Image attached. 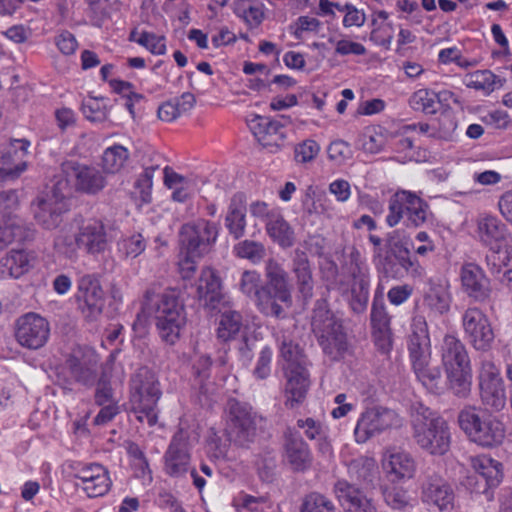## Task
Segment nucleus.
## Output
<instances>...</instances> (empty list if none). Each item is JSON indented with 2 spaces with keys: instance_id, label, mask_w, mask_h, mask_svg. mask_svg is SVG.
I'll return each instance as SVG.
<instances>
[{
  "instance_id": "f257e3e1",
  "label": "nucleus",
  "mask_w": 512,
  "mask_h": 512,
  "mask_svg": "<svg viewBox=\"0 0 512 512\" xmlns=\"http://www.w3.org/2000/svg\"><path fill=\"white\" fill-rule=\"evenodd\" d=\"M142 307L144 311L154 315L161 340L174 345L180 339L187 322L185 304L180 292L167 289L163 293H156L153 289H147Z\"/></svg>"
},
{
  "instance_id": "f03ea898",
  "label": "nucleus",
  "mask_w": 512,
  "mask_h": 512,
  "mask_svg": "<svg viewBox=\"0 0 512 512\" xmlns=\"http://www.w3.org/2000/svg\"><path fill=\"white\" fill-rule=\"evenodd\" d=\"M412 436L430 455L443 456L451 446L450 427L445 419L421 403L411 407Z\"/></svg>"
},
{
  "instance_id": "7ed1b4c3",
  "label": "nucleus",
  "mask_w": 512,
  "mask_h": 512,
  "mask_svg": "<svg viewBox=\"0 0 512 512\" xmlns=\"http://www.w3.org/2000/svg\"><path fill=\"white\" fill-rule=\"evenodd\" d=\"M162 396L155 373L146 367L139 368L129 381V410L135 418L150 427L158 421V402Z\"/></svg>"
},
{
  "instance_id": "20e7f679",
  "label": "nucleus",
  "mask_w": 512,
  "mask_h": 512,
  "mask_svg": "<svg viewBox=\"0 0 512 512\" xmlns=\"http://www.w3.org/2000/svg\"><path fill=\"white\" fill-rule=\"evenodd\" d=\"M311 327L323 352L331 360H340L348 350L347 334L342 320L329 309L325 299L315 302Z\"/></svg>"
},
{
  "instance_id": "39448f33",
  "label": "nucleus",
  "mask_w": 512,
  "mask_h": 512,
  "mask_svg": "<svg viewBox=\"0 0 512 512\" xmlns=\"http://www.w3.org/2000/svg\"><path fill=\"white\" fill-rule=\"evenodd\" d=\"M441 350L449 388L455 396L467 398L471 393L472 368L466 346L458 337L445 335Z\"/></svg>"
},
{
  "instance_id": "423d86ee",
  "label": "nucleus",
  "mask_w": 512,
  "mask_h": 512,
  "mask_svg": "<svg viewBox=\"0 0 512 512\" xmlns=\"http://www.w3.org/2000/svg\"><path fill=\"white\" fill-rule=\"evenodd\" d=\"M267 282L260 287V312L269 317L282 318L284 306L292 305L289 276L283 266L275 259H269L265 266Z\"/></svg>"
},
{
  "instance_id": "0eeeda50",
  "label": "nucleus",
  "mask_w": 512,
  "mask_h": 512,
  "mask_svg": "<svg viewBox=\"0 0 512 512\" xmlns=\"http://www.w3.org/2000/svg\"><path fill=\"white\" fill-rule=\"evenodd\" d=\"M460 428L476 444L483 447L500 445L506 435L503 421L495 415L480 416L475 406H466L458 414Z\"/></svg>"
},
{
  "instance_id": "6e6552de",
  "label": "nucleus",
  "mask_w": 512,
  "mask_h": 512,
  "mask_svg": "<svg viewBox=\"0 0 512 512\" xmlns=\"http://www.w3.org/2000/svg\"><path fill=\"white\" fill-rule=\"evenodd\" d=\"M343 271L349 278V283L341 281L339 290L343 296H346L351 310L356 314H361L368 305L370 276L359 251H351L343 266Z\"/></svg>"
},
{
  "instance_id": "1a4fd4ad",
  "label": "nucleus",
  "mask_w": 512,
  "mask_h": 512,
  "mask_svg": "<svg viewBox=\"0 0 512 512\" xmlns=\"http://www.w3.org/2000/svg\"><path fill=\"white\" fill-rule=\"evenodd\" d=\"M388 210L386 223L389 227H395L405 219L407 227L418 228L427 221L429 205L417 194L399 190L390 197Z\"/></svg>"
},
{
  "instance_id": "9d476101",
  "label": "nucleus",
  "mask_w": 512,
  "mask_h": 512,
  "mask_svg": "<svg viewBox=\"0 0 512 512\" xmlns=\"http://www.w3.org/2000/svg\"><path fill=\"white\" fill-rule=\"evenodd\" d=\"M111 235L107 232L101 220L89 219L82 223L73 239L69 237L58 238L56 246H66L63 250L67 256L75 254L76 248L90 255L103 253L111 242Z\"/></svg>"
},
{
  "instance_id": "9b49d317",
  "label": "nucleus",
  "mask_w": 512,
  "mask_h": 512,
  "mask_svg": "<svg viewBox=\"0 0 512 512\" xmlns=\"http://www.w3.org/2000/svg\"><path fill=\"white\" fill-rule=\"evenodd\" d=\"M262 421L263 418L247 404L229 402L227 432L230 440L236 445L248 448L254 443Z\"/></svg>"
},
{
  "instance_id": "f8f14e48",
  "label": "nucleus",
  "mask_w": 512,
  "mask_h": 512,
  "mask_svg": "<svg viewBox=\"0 0 512 512\" xmlns=\"http://www.w3.org/2000/svg\"><path fill=\"white\" fill-rule=\"evenodd\" d=\"M401 425L402 419L395 410L383 406L368 407L357 420L354 437L357 443L363 444L386 430Z\"/></svg>"
},
{
  "instance_id": "ddd939ff",
  "label": "nucleus",
  "mask_w": 512,
  "mask_h": 512,
  "mask_svg": "<svg viewBox=\"0 0 512 512\" xmlns=\"http://www.w3.org/2000/svg\"><path fill=\"white\" fill-rule=\"evenodd\" d=\"M480 399L487 410L499 412L506 406L504 380L493 361L482 358L478 372Z\"/></svg>"
},
{
  "instance_id": "4468645a",
  "label": "nucleus",
  "mask_w": 512,
  "mask_h": 512,
  "mask_svg": "<svg viewBox=\"0 0 512 512\" xmlns=\"http://www.w3.org/2000/svg\"><path fill=\"white\" fill-rule=\"evenodd\" d=\"M421 500L440 512H450L455 507V492L449 481L434 468L428 467L420 478Z\"/></svg>"
},
{
  "instance_id": "2eb2a0df",
  "label": "nucleus",
  "mask_w": 512,
  "mask_h": 512,
  "mask_svg": "<svg viewBox=\"0 0 512 512\" xmlns=\"http://www.w3.org/2000/svg\"><path fill=\"white\" fill-rule=\"evenodd\" d=\"M34 218L45 229H54L62 222V215L68 210L67 193L59 180L50 192L40 195L32 203Z\"/></svg>"
},
{
  "instance_id": "dca6fc26",
  "label": "nucleus",
  "mask_w": 512,
  "mask_h": 512,
  "mask_svg": "<svg viewBox=\"0 0 512 512\" xmlns=\"http://www.w3.org/2000/svg\"><path fill=\"white\" fill-rule=\"evenodd\" d=\"M464 338L476 351L492 348L495 334L489 317L478 307H468L461 316Z\"/></svg>"
},
{
  "instance_id": "f3484780",
  "label": "nucleus",
  "mask_w": 512,
  "mask_h": 512,
  "mask_svg": "<svg viewBox=\"0 0 512 512\" xmlns=\"http://www.w3.org/2000/svg\"><path fill=\"white\" fill-rule=\"evenodd\" d=\"M61 171L66 178L62 181L65 193H69L70 182L77 191L86 194H96L106 185L105 177L100 170L73 160L63 162Z\"/></svg>"
},
{
  "instance_id": "a211bd4d",
  "label": "nucleus",
  "mask_w": 512,
  "mask_h": 512,
  "mask_svg": "<svg viewBox=\"0 0 512 512\" xmlns=\"http://www.w3.org/2000/svg\"><path fill=\"white\" fill-rule=\"evenodd\" d=\"M218 236V229L215 223L200 219L182 226L180 231V243L191 255H202L208 253Z\"/></svg>"
},
{
  "instance_id": "6ab92c4d",
  "label": "nucleus",
  "mask_w": 512,
  "mask_h": 512,
  "mask_svg": "<svg viewBox=\"0 0 512 512\" xmlns=\"http://www.w3.org/2000/svg\"><path fill=\"white\" fill-rule=\"evenodd\" d=\"M50 336L49 322L39 314L30 312L15 323V338L19 345L30 350L42 348Z\"/></svg>"
},
{
  "instance_id": "aec40b11",
  "label": "nucleus",
  "mask_w": 512,
  "mask_h": 512,
  "mask_svg": "<svg viewBox=\"0 0 512 512\" xmlns=\"http://www.w3.org/2000/svg\"><path fill=\"white\" fill-rule=\"evenodd\" d=\"M474 474L467 479V486L472 493L482 494L485 499H493L492 490L502 481L501 463L488 457L478 458L474 461Z\"/></svg>"
},
{
  "instance_id": "412c9836",
  "label": "nucleus",
  "mask_w": 512,
  "mask_h": 512,
  "mask_svg": "<svg viewBox=\"0 0 512 512\" xmlns=\"http://www.w3.org/2000/svg\"><path fill=\"white\" fill-rule=\"evenodd\" d=\"M189 435L179 429L172 437L164 454V471L171 477L179 478L190 470Z\"/></svg>"
},
{
  "instance_id": "4be33fe9",
  "label": "nucleus",
  "mask_w": 512,
  "mask_h": 512,
  "mask_svg": "<svg viewBox=\"0 0 512 512\" xmlns=\"http://www.w3.org/2000/svg\"><path fill=\"white\" fill-rule=\"evenodd\" d=\"M74 477L80 482L76 483L89 498L101 497L107 494L112 481L109 471L99 463H90L77 469Z\"/></svg>"
},
{
  "instance_id": "5701e85b",
  "label": "nucleus",
  "mask_w": 512,
  "mask_h": 512,
  "mask_svg": "<svg viewBox=\"0 0 512 512\" xmlns=\"http://www.w3.org/2000/svg\"><path fill=\"white\" fill-rule=\"evenodd\" d=\"M407 347L412 368L430 363L431 344L428 325L426 318L421 314H416L412 319Z\"/></svg>"
},
{
  "instance_id": "b1692460",
  "label": "nucleus",
  "mask_w": 512,
  "mask_h": 512,
  "mask_svg": "<svg viewBox=\"0 0 512 512\" xmlns=\"http://www.w3.org/2000/svg\"><path fill=\"white\" fill-rule=\"evenodd\" d=\"M78 307L86 319H96L103 310V290L94 275H84L78 282Z\"/></svg>"
},
{
  "instance_id": "393cba45",
  "label": "nucleus",
  "mask_w": 512,
  "mask_h": 512,
  "mask_svg": "<svg viewBox=\"0 0 512 512\" xmlns=\"http://www.w3.org/2000/svg\"><path fill=\"white\" fill-rule=\"evenodd\" d=\"M65 366L75 382L91 386L97 377L98 357L90 350L77 349L68 356Z\"/></svg>"
},
{
  "instance_id": "a878e982",
  "label": "nucleus",
  "mask_w": 512,
  "mask_h": 512,
  "mask_svg": "<svg viewBox=\"0 0 512 512\" xmlns=\"http://www.w3.org/2000/svg\"><path fill=\"white\" fill-rule=\"evenodd\" d=\"M30 142L26 139H13L0 158V180H14L27 168L25 157Z\"/></svg>"
},
{
  "instance_id": "bb28decb",
  "label": "nucleus",
  "mask_w": 512,
  "mask_h": 512,
  "mask_svg": "<svg viewBox=\"0 0 512 512\" xmlns=\"http://www.w3.org/2000/svg\"><path fill=\"white\" fill-rule=\"evenodd\" d=\"M249 127L258 142L272 152L277 151L286 138L285 124L269 117L257 115L251 119Z\"/></svg>"
},
{
  "instance_id": "cd10ccee",
  "label": "nucleus",
  "mask_w": 512,
  "mask_h": 512,
  "mask_svg": "<svg viewBox=\"0 0 512 512\" xmlns=\"http://www.w3.org/2000/svg\"><path fill=\"white\" fill-rule=\"evenodd\" d=\"M479 241L490 249V252H500L506 244L509 232L507 226L497 217L481 216L477 220Z\"/></svg>"
},
{
  "instance_id": "c85d7f7f",
  "label": "nucleus",
  "mask_w": 512,
  "mask_h": 512,
  "mask_svg": "<svg viewBox=\"0 0 512 512\" xmlns=\"http://www.w3.org/2000/svg\"><path fill=\"white\" fill-rule=\"evenodd\" d=\"M460 277L462 288L469 297L480 302L489 297V280L480 266L474 263L463 265Z\"/></svg>"
},
{
  "instance_id": "c756f323",
  "label": "nucleus",
  "mask_w": 512,
  "mask_h": 512,
  "mask_svg": "<svg viewBox=\"0 0 512 512\" xmlns=\"http://www.w3.org/2000/svg\"><path fill=\"white\" fill-rule=\"evenodd\" d=\"M334 491L346 512H377L372 500L347 481H338Z\"/></svg>"
},
{
  "instance_id": "7c9ffc66",
  "label": "nucleus",
  "mask_w": 512,
  "mask_h": 512,
  "mask_svg": "<svg viewBox=\"0 0 512 512\" xmlns=\"http://www.w3.org/2000/svg\"><path fill=\"white\" fill-rule=\"evenodd\" d=\"M197 298L206 307L216 309L223 299L222 283L215 270L210 267L202 269L197 283Z\"/></svg>"
},
{
  "instance_id": "2f4dec72",
  "label": "nucleus",
  "mask_w": 512,
  "mask_h": 512,
  "mask_svg": "<svg viewBox=\"0 0 512 512\" xmlns=\"http://www.w3.org/2000/svg\"><path fill=\"white\" fill-rule=\"evenodd\" d=\"M370 320L376 345L382 351H388L391 346L390 317L383 299L377 297L373 299Z\"/></svg>"
},
{
  "instance_id": "473e14b6",
  "label": "nucleus",
  "mask_w": 512,
  "mask_h": 512,
  "mask_svg": "<svg viewBox=\"0 0 512 512\" xmlns=\"http://www.w3.org/2000/svg\"><path fill=\"white\" fill-rule=\"evenodd\" d=\"M291 269L299 294L303 300H310L313 297L314 279L310 261L304 251H294Z\"/></svg>"
},
{
  "instance_id": "72a5a7b5",
  "label": "nucleus",
  "mask_w": 512,
  "mask_h": 512,
  "mask_svg": "<svg viewBox=\"0 0 512 512\" xmlns=\"http://www.w3.org/2000/svg\"><path fill=\"white\" fill-rule=\"evenodd\" d=\"M285 458L294 471H305L312 464V455L308 444L301 436L289 434L286 437Z\"/></svg>"
},
{
  "instance_id": "f704fd0d",
  "label": "nucleus",
  "mask_w": 512,
  "mask_h": 512,
  "mask_svg": "<svg viewBox=\"0 0 512 512\" xmlns=\"http://www.w3.org/2000/svg\"><path fill=\"white\" fill-rule=\"evenodd\" d=\"M287 379L286 405L293 408L296 404L302 402L306 396L309 387V374L307 367L301 369L284 370Z\"/></svg>"
},
{
  "instance_id": "c9c22d12",
  "label": "nucleus",
  "mask_w": 512,
  "mask_h": 512,
  "mask_svg": "<svg viewBox=\"0 0 512 512\" xmlns=\"http://www.w3.org/2000/svg\"><path fill=\"white\" fill-rule=\"evenodd\" d=\"M280 357L284 361L283 369H301L308 366V360L301 348L285 331L276 334Z\"/></svg>"
},
{
  "instance_id": "e433bc0d",
  "label": "nucleus",
  "mask_w": 512,
  "mask_h": 512,
  "mask_svg": "<svg viewBox=\"0 0 512 512\" xmlns=\"http://www.w3.org/2000/svg\"><path fill=\"white\" fill-rule=\"evenodd\" d=\"M34 257L25 250H11L2 258V274L12 278H19L27 273L33 266Z\"/></svg>"
},
{
  "instance_id": "4c0bfd02",
  "label": "nucleus",
  "mask_w": 512,
  "mask_h": 512,
  "mask_svg": "<svg viewBox=\"0 0 512 512\" xmlns=\"http://www.w3.org/2000/svg\"><path fill=\"white\" fill-rule=\"evenodd\" d=\"M384 467L389 474L396 479L412 478L416 471V462L412 455L406 451L392 452Z\"/></svg>"
},
{
  "instance_id": "58836bf2",
  "label": "nucleus",
  "mask_w": 512,
  "mask_h": 512,
  "mask_svg": "<svg viewBox=\"0 0 512 512\" xmlns=\"http://www.w3.org/2000/svg\"><path fill=\"white\" fill-rule=\"evenodd\" d=\"M266 230L273 241L282 248H289L294 244V231L282 215H268Z\"/></svg>"
},
{
  "instance_id": "ea45409f",
  "label": "nucleus",
  "mask_w": 512,
  "mask_h": 512,
  "mask_svg": "<svg viewBox=\"0 0 512 512\" xmlns=\"http://www.w3.org/2000/svg\"><path fill=\"white\" fill-rule=\"evenodd\" d=\"M246 333L239 312L229 311L222 314L217 328V337L220 340L229 344Z\"/></svg>"
},
{
  "instance_id": "a19ab883",
  "label": "nucleus",
  "mask_w": 512,
  "mask_h": 512,
  "mask_svg": "<svg viewBox=\"0 0 512 512\" xmlns=\"http://www.w3.org/2000/svg\"><path fill=\"white\" fill-rule=\"evenodd\" d=\"M391 257H393L399 266L406 272L414 277H419L423 273V268L419 264L418 260L412 257L410 249L403 241H395L390 243L389 251Z\"/></svg>"
},
{
  "instance_id": "79ce46f5",
  "label": "nucleus",
  "mask_w": 512,
  "mask_h": 512,
  "mask_svg": "<svg viewBox=\"0 0 512 512\" xmlns=\"http://www.w3.org/2000/svg\"><path fill=\"white\" fill-rule=\"evenodd\" d=\"M490 272L502 283H512V254L490 252L486 256Z\"/></svg>"
},
{
  "instance_id": "37998d69",
  "label": "nucleus",
  "mask_w": 512,
  "mask_h": 512,
  "mask_svg": "<svg viewBox=\"0 0 512 512\" xmlns=\"http://www.w3.org/2000/svg\"><path fill=\"white\" fill-rule=\"evenodd\" d=\"M348 473L351 479L358 481L360 484H372L377 473L376 462L370 457H358L349 463Z\"/></svg>"
},
{
  "instance_id": "c03bdc74",
  "label": "nucleus",
  "mask_w": 512,
  "mask_h": 512,
  "mask_svg": "<svg viewBox=\"0 0 512 512\" xmlns=\"http://www.w3.org/2000/svg\"><path fill=\"white\" fill-rule=\"evenodd\" d=\"M246 207L242 202H237L235 198L231 200L228 212L225 218V226L229 233L239 239L244 235L246 227Z\"/></svg>"
},
{
  "instance_id": "a18cd8bd",
  "label": "nucleus",
  "mask_w": 512,
  "mask_h": 512,
  "mask_svg": "<svg viewBox=\"0 0 512 512\" xmlns=\"http://www.w3.org/2000/svg\"><path fill=\"white\" fill-rule=\"evenodd\" d=\"M417 379L431 393L440 394L443 391L442 375L438 367H431L430 363L413 368Z\"/></svg>"
},
{
  "instance_id": "49530a36",
  "label": "nucleus",
  "mask_w": 512,
  "mask_h": 512,
  "mask_svg": "<svg viewBox=\"0 0 512 512\" xmlns=\"http://www.w3.org/2000/svg\"><path fill=\"white\" fill-rule=\"evenodd\" d=\"M451 298L448 291L440 286H431L424 296V304L433 312L443 315L450 309Z\"/></svg>"
},
{
  "instance_id": "de8ad7c7",
  "label": "nucleus",
  "mask_w": 512,
  "mask_h": 512,
  "mask_svg": "<svg viewBox=\"0 0 512 512\" xmlns=\"http://www.w3.org/2000/svg\"><path fill=\"white\" fill-rule=\"evenodd\" d=\"M256 346L257 339L246 333L229 343L228 349L236 354L238 360L244 366H248L254 357V350L256 349Z\"/></svg>"
},
{
  "instance_id": "09e8293b",
  "label": "nucleus",
  "mask_w": 512,
  "mask_h": 512,
  "mask_svg": "<svg viewBox=\"0 0 512 512\" xmlns=\"http://www.w3.org/2000/svg\"><path fill=\"white\" fill-rule=\"evenodd\" d=\"M128 151L121 145L107 148L102 157V165L106 172L116 173L121 170L128 159Z\"/></svg>"
},
{
  "instance_id": "8fccbe9b",
  "label": "nucleus",
  "mask_w": 512,
  "mask_h": 512,
  "mask_svg": "<svg viewBox=\"0 0 512 512\" xmlns=\"http://www.w3.org/2000/svg\"><path fill=\"white\" fill-rule=\"evenodd\" d=\"M237 257L247 259L253 264L259 263L266 254L264 245L253 240H243L234 246Z\"/></svg>"
},
{
  "instance_id": "3c124183",
  "label": "nucleus",
  "mask_w": 512,
  "mask_h": 512,
  "mask_svg": "<svg viewBox=\"0 0 512 512\" xmlns=\"http://www.w3.org/2000/svg\"><path fill=\"white\" fill-rule=\"evenodd\" d=\"M496 78L490 70H477L466 75L465 85L468 88L490 93L495 89Z\"/></svg>"
},
{
  "instance_id": "603ef678",
  "label": "nucleus",
  "mask_w": 512,
  "mask_h": 512,
  "mask_svg": "<svg viewBox=\"0 0 512 512\" xmlns=\"http://www.w3.org/2000/svg\"><path fill=\"white\" fill-rule=\"evenodd\" d=\"M300 512H337V509L326 496L311 492L303 498Z\"/></svg>"
},
{
  "instance_id": "864d4df0",
  "label": "nucleus",
  "mask_w": 512,
  "mask_h": 512,
  "mask_svg": "<svg viewBox=\"0 0 512 512\" xmlns=\"http://www.w3.org/2000/svg\"><path fill=\"white\" fill-rule=\"evenodd\" d=\"M436 98L435 92L428 89H419L410 97L409 105L415 111L434 114L436 112Z\"/></svg>"
},
{
  "instance_id": "5fc2aeb1",
  "label": "nucleus",
  "mask_w": 512,
  "mask_h": 512,
  "mask_svg": "<svg viewBox=\"0 0 512 512\" xmlns=\"http://www.w3.org/2000/svg\"><path fill=\"white\" fill-rule=\"evenodd\" d=\"M260 274L256 271L246 270L242 273L241 279L239 282V288L243 294L246 296L253 298L256 307L260 311Z\"/></svg>"
},
{
  "instance_id": "6e6d98bb",
  "label": "nucleus",
  "mask_w": 512,
  "mask_h": 512,
  "mask_svg": "<svg viewBox=\"0 0 512 512\" xmlns=\"http://www.w3.org/2000/svg\"><path fill=\"white\" fill-rule=\"evenodd\" d=\"M157 166L146 167L134 184L133 194L139 197L141 204L151 202L152 179Z\"/></svg>"
},
{
  "instance_id": "4d7b16f0",
  "label": "nucleus",
  "mask_w": 512,
  "mask_h": 512,
  "mask_svg": "<svg viewBox=\"0 0 512 512\" xmlns=\"http://www.w3.org/2000/svg\"><path fill=\"white\" fill-rule=\"evenodd\" d=\"M385 503L393 509H404L409 504V496L402 487L390 485L382 489Z\"/></svg>"
},
{
  "instance_id": "13d9d810",
  "label": "nucleus",
  "mask_w": 512,
  "mask_h": 512,
  "mask_svg": "<svg viewBox=\"0 0 512 512\" xmlns=\"http://www.w3.org/2000/svg\"><path fill=\"white\" fill-rule=\"evenodd\" d=\"M386 144V137L381 129L367 128L363 134L362 148L365 152L379 153Z\"/></svg>"
},
{
  "instance_id": "bf43d9fd",
  "label": "nucleus",
  "mask_w": 512,
  "mask_h": 512,
  "mask_svg": "<svg viewBox=\"0 0 512 512\" xmlns=\"http://www.w3.org/2000/svg\"><path fill=\"white\" fill-rule=\"evenodd\" d=\"M22 226L13 220L0 222V251L15 240L22 239Z\"/></svg>"
},
{
  "instance_id": "052dcab7",
  "label": "nucleus",
  "mask_w": 512,
  "mask_h": 512,
  "mask_svg": "<svg viewBox=\"0 0 512 512\" xmlns=\"http://www.w3.org/2000/svg\"><path fill=\"white\" fill-rule=\"evenodd\" d=\"M82 112L87 120L95 123H102L108 118L105 105L98 99L90 98L84 101Z\"/></svg>"
},
{
  "instance_id": "680f3d73",
  "label": "nucleus",
  "mask_w": 512,
  "mask_h": 512,
  "mask_svg": "<svg viewBox=\"0 0 512 512\" xmlns=\"http://www.w3.org/2000/svg\"><path fill=\"white\" fill-rule=\"evenodd\" d=\"M273 357L272 349L265 345L261 348L256 365L253 370V376L258 380L267 379L271 374V362Z\"/></svg>"
},
{
  "instance_id": "e2e57ef3",
  "label": "nucleus",
  "mask_w": 512,
  "mask_h": 512,
  "mask_svg": "<svg viewBox=\"0 0 512 512\" xmlns=\"http://www.w3.org/2000/svg\"><path fill=\"white\" fill-rule=\"evenodd\" d=\"M136 42L148 49L152 54L163 55L166 52L165 37L144 31Z\"/></svg>"
},
{
  "instance_id": "0e129e2a",
  "label": "nucleus",
  "mask_w": 512,
  "mask_h": 512,
  "mask_svg": "<svg viewBox=\"0 0 512 512\" xmlns=\"http://www.w3.org/2000/svg\"><path fill=\"white\" fill-rule=\"evenodd\" d=\"M327 154L332 162L340 166L352 157V150L347 142L336 140L328 146Z\"/></svg>"
},
{
  "instance_id": "69168bd1",
  "label": "nucleus",
  "mask_w": 512,
  "mask_h": 512,
  "mask_svg": "<svg viewBox=\"0 0 512 512\" xmlns=\"http://www.w3.org/2000/svg\"><path fill=\"white\" fill-rule=\"evenodd\" d=\"M146 248V242L141 234H133L119 243V249L126 257L136 258Z\"/></svg>"
},
{
  "instance_id": "338daca9",
  "label": "nucleus",
  "mask_w": 512,
  "mask_h": 512,
  "mask_svg": "<svg viewBox=\"0 0 512 512\" xmlns=\"http://www.w3.org/2000/svg\"><path fill=\"white\" fill-rule=\"evenodd\" d=\"M320 146L314 140H305L295 148V159L300 163L312 161L319 153Z\"/></svg>"
},
{
  "instance_id": "774afa93",
  "label": "nucleus",
  "mask_w": 512,
  "mask_h": 512,
  "mask_svg": "<svg viewBox=\"0 0 512 512\" xmlns=\"http://www.w3.org/2000/svg\"><path fill=\"white\" fill-rule=\"evenodd\" d=\"M320 26L321 23L317 18L300 16L291 28L294 29L293 34L296 39L300 40L304 32H318Z\"/></svg>"
}]
</instances>
